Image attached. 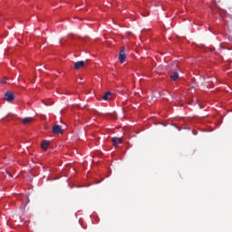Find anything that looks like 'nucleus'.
<instances>
[{
    "label": "nucleus",
    "mask_w": 232,
    "mask_h": 232,
    "mask_svg": "<svg viewBox=\"0 0 232 232\" xmlns=\"http://www.w3.org/2000/svg\"><path fill=\"white\" fill-rule=\"evenodd\" d=\"M15 99V95L12 93V92L7 91L5 93L4 101H6L7 102H12Z\"/></svg>",
    "instance_id": "obj_1"
},
{
    "label": "nucleus",
    "mask_w": 232,
    "mask_h": 232,
    "mask_svg": "<svg viewBox=\"0 0 232 232\" xmlns=\"http://www.w3.org/2000/svg\"><path fill=\"white\" fill-rule=\"evenodd\" d=\"M125 52H126V47H122L121 50L120 51L119 61H120L121 64H122V63H124V61L126 59V53H124Z\"/></svg>",
    "instance_id": "obj_2"
},
{
    "label": "nucleus",
    "mask_w": 232,
    "mask_h": 232,
    "mask_svg": "<svg viewBox=\"0 0 232 232\" xmlns=\"http://www.w3.org/2000/svg\"><path fill=\"white\" fill-rule=\"evenodd\" d=\"M171 81H177L179 79V69H174L169 73Z\"/></svg>",
    "instance_id": "obj_3"
},
{
    "label": "nucleus",
    "mask_w": 232,
    "mask_h": 232,
    "mask_svg": "<svg viewBox=\"0 0 232 232\" xmlns=\"http://www.w3.org/2000/svg\"><path fill=\"white\" fill-rule=\"evenodd\" d=\"M53 133H54V135L63 134V129L60 125H54L53 127Z\"/></svg>",
    "instance_id": "obj_4"
},
{
    "label": "nucleus",
    "mask_w": 232,
    "mask_h": 232,
    "mask_svg": "<svg viewBox=\"0 0 232 232\" xmlns=\"http://www.w3.org/2000/svg\"><path fill=\"white\" fill-rule=\"evenodd\" d=\"M86 63L84 61H79L74 63V68L76 70H81V68H84Z\"/></svg>",
    "instance_id": "obj_5"
},
{
    "label": "nucleus",
    "mask_w": 232,
    "mask_h": 232,
    "mask_svg": "<svg viewBox=\"0 0 232 232\" xmlns=\"http://www.w3.org/2000/svg\"><path fill=\"white\" fill-rule=\"evenodd\" d=\"M112 144L115 147L119 146V144H122V139L117 138V137H113L112 138Z\"/></svg>",
    "instance_id": "obj_6"
},
{
    "label": "nucleus",
    "mask_w": 232,
    "mask_h": 232,
    "mask_svg": "<svg viewBox=\"0 0 232 232\" xmlns=\"http://www.w3.org/2000/svg\"><path fill=\"white\" fill-rule=\"evenodd\" d=\"M33 121H34V118L32 117L22 119L23 124H30Z\"/></svg>",
    "instance_id": "obj_7"
},
{
    "label": "nucleus",
    "mask_w": 232,
    "mask_h": 232,
    "mask_svg": "<svg viewBox=\"0 0 232 232\" xmlns=\"http://www.w3.org/2000/svg\"><path fill=\"white\" fill-rule=\"evenodd\" d=\"M48 146H50V141L48 140H43L41 148L42 150H48Z\"/></svg>",
    "instance_id": "obj_8"
},
{
    "label": "nucleus",
    "mask_w": 232,
    "mask_h": 232,
    "mask_svg": "<svg viewBox=\"0 0 232 232\" xmlns=\"http://www.w3.org/2000/svg\"><path fill=\"white\" fill-rule=\"evenodd\" d=\"M110 95H111V92H106L102 96V100L108 101V97H110Z\"/></svg>",
    "instance_id": "obj_9"
},
{
    "label": "nucleus",
    "mask_w": 232,
    "mask_h": 232,
    "mask_svg": "<svg viewBox=\"0 0 232 232\" xmlns=\"http://www.w3.org/2000/svg\"><path fill=\"white\" fill-rule=\"evenodd\" d=\"M2 84H6V78H4V80L1 81Z\"/></svg>",
    "instance_id": "obj_10"
},
{
    "label": "nucleus",
    "mask_w": 232,
    "mask_h": 232,
    "mask_svg": "<svg viewBox=\"0 0 232 232\" xmlns=\"http://www.w3.org/2000/svg\"><path fill=\"white\" fill-rule=\"evenodd\" d=\"M141 15H142L143 17H148V15H150V13H147V14H141Z\"/></svg>",
    "instance_id": "obj_11"
},
{
    "label": "nucleus",
    "mask_w": 232,
    "mask_h": 232,
    "mask_svg": "<svg viewBox=\"0 0 232 232\" xmlns=\"http://www.w3.org/2000/svg\"><path fill=\"white\" fill-rule=\"evenodd\" d=\"M6 174L9 175V177H12V174L8 171H6Z\"/></svg>",
    "instance_id": "obj_12"
}]
</instances>
